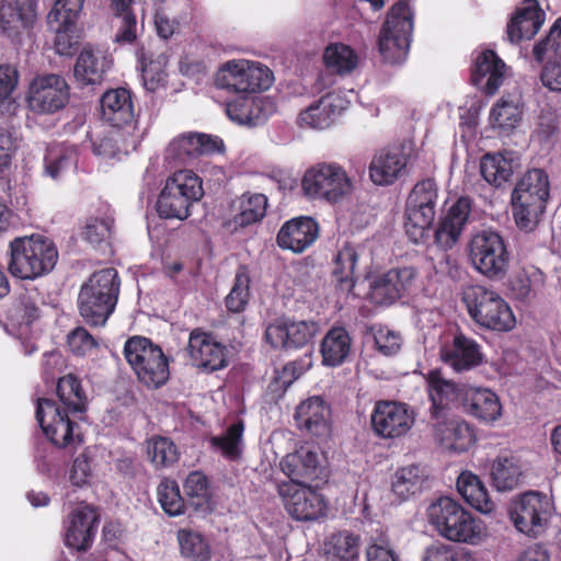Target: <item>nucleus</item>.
<instances>
[{
	"label": "nucleus",
	"instance_id": "f257e3e1",
	"mask_svg": "<svg viewBox=\"0 0 561 561\" xmlns=\"http://www.w3.org/2000/svg\"><path fill=\"white\" fill-rule=\"evenodd\" d=\"M427 515L431 525L449 541L478 545L484 537L481 522L451 497H439L432 503Z\"/></svg>",
	"mask_w": 561,
	"mask_h": 561
},
{
	"label": "nucleus",
	"instance_id": "f03ea898",
	"mask_svg": "<svg viewBox=\"0 0 561 561\" xmlns=\"http://www.w3.org/2000/svg\"><path fill=\"white\" fill-rule=\"evenodd\" d=\"M119 293L118 274L114 268L95 272L79 293V311L90 325H104L113 312Z\"/></svg>",
	"mask_w": 561,
	"mask_h": 561
},
{
	"label": "nucleus",
	"instance_id": "7ed1b4c3",
	"mask_svg": "<svg viewBox=\"0 0 561 561\" xmlns=\"http://www.w3.org/2000/svg\"><path fill=\"white\" fill-rule=\"evenodd\" d=\"M10 250L8 268L21 279H34L49 273L58 260L54 242L39 234L14 239Z\"/></svg>",
	"mask_w": 561,
	"mask_h": 561
},
{
	"label": "nucleus",
	"instance_id": "20e7f679",
	"mask_svg": "<svg viewBox=\"0 0 561 561\" xmlns=\"http://www.w3.org/2000/svg\"><path fill=\"white\" fill-rule=\"evenodd\" d=\"M462 299L470 317L480 327L494 331H510L514 328L512 309L495 290L480 285L468 286Z\"/></svg>",
	"mask_w": 561,
	"mask_h": 561
},
{
	"label": "nucleus",
	"instance_id": "39448f33",
	"mask_svg": "<svg viewBox=\"0 0 561 561\" xmlns=\"http://www.w3.org/2000/svg\"><path fill=\"white\" fill-rule=\"evenodd\" d=\"M203 195L202 180L190 170H181L167 180L157 202V210L160 217L184 220L190 216L191 205Z\"/></svg>",
	"mask_w": 561,
	"mask_h": 561
},
{
	"label": "nucleus",
	"instance_id": "423d86ee",
	"mask_svg": "<svg viewBox=\"0 0 561 561\" xmlns=\"http://www.w3.org/2000/svg\"><path fill=\"white\" fill-rule=\"evenodd\" d=\"M468 255L473 268L491 280H500L508 272L510 253L503 237L493 230L473 234L468 243Z\"/></svg>",
	"mask_w": 561,
	"mask_h": 561
},
{
	"label": "nucleus",
	"instance_id": "0eeeda50",
	"mask_svg": "<svg viewBox=\"0 0 561 561\" xmlns=\"http://www.w3.org/2000/svg\"><path fill=\"white\" fill-rule=\"evenodd\" d=\"M124 355L139 381L151 388L162 386L169 378V366L161 348L141 336L128 339Z\"/></svg>",
	"mask_w": 561,
	"mask_h": 561
},
{
	"label": "nucleus",
	"instance_id": "6e6552de",
	"mask_svg": "<svg viewBox=\"0 0 561 561\" xmlns=\"http://www.w3.org/2000/svg\"><path fill=\"white\" fill-rule=\"evenodd\" d=\"M437 203L438 190L432 180L416 183L410 192L404 209V229L414 243H419L431 228Z\"/></svg>",
	"mask_w": 561,
	"mask_h": 561
},
{
	"label": "nucleus",
	"instance_id": "1a4fd4ad",
	"mask_svg": "<svg viewBox=\"0 0 561 561\" xmlns=\"http://www.w3.org/2000/svg\"><path fill=\"white\" fill-rule=\"evenodd\" d=\"M304 193L311 198L337 203L353 192V181L336 163H318L308 169L302 178Z\"/></svg>",
	"mask_w": 561,
	"mask_h": 561
},
{
	"label": "nucleus",
	"instance_id": "9d476101",
	"mask_svg": "<svg viewBox=\"0 0 561 561\" xmlns=\"http://www.w3.org/2000/svg\"><path fill=\"white\" fill-rule=\"evenodd\" d=\"M271 70L245 59L230 60L216 75V85L234 93H256L271 87Z\"/></svg>",
	"mask_w": 561,
	"mask_h": 561
},
{
	"label": "nucleus",
	"instance_id": "9b49d317",
	"mask_svg": "<svg viewBox=\"0 0 561 561\" xmlns=\"http://www.w3.org/2000/svg\"><path fill=\"white\" fill-rule=\"evenodd\" d=\"M412 28L409 7L402 2L394 4L388 13L378 43L385 60L397 64L405 58Z\"/></svg>",
	"mask_w": 561,
	"mask_h": 561
},
{
	"label": "nucleus",
	"instance_id": "f8f14e48",
	"mask_svg": "<svg viewBox=\"0 0 561 561\" xmlns=\"http://www.w3.org/2000/svg\"><path fill=\"white\" fill-rule=\"evenodd\" d=\"M70 99V88L64 77L55 73L36 76L28 85L26 103L37 115H51L62 110Z\"/></svg>",
	"mask_w": 561,
	"mask_h": 561
},
{
	"label": "nucleus",
	"instance_id": "ddd939ff",
	"mask_svg": "<svg viewBox=\"0 0 561 561\" xmlns=\"http://www.w3.org/2000/svg\"><path fill=\"white\" fill-rule=\"evenodd\" d=\"M551 512L549 499L535 491L514 497L510 504V517L516 529L536 537L543 531Z\"/></svg>",
	"mask_w": 561,
	"mask_h": 561
},
{
	"label": "nucleus",
	"instance_id": "4468645a",
	"mask_svg": "<svg viewBox=\"0 0 561 561\" xmlns=\"http://www.w3.org/2000/svg\"><path fill=\"white\" fill-rule=\"evenodd\" d=\"M282 471L290 479L288 482L308 483L328 477V460L319 447L304 445L287 454L280 460Z\"/></svg>",
	"mask_w": 561,
	"mask_h": 561
},
{
	"label": "nucleus",
	"instance_id": "2eb2a0df",
	"mask_svg": "<svg viewBox=\"0 0 561 561\" xmlns=\"http://www.w3.org/2000/svg\"><path fill=\"white\" fill-rule=\"evenodd\" d=\"M277 493L287 513L301 522L314 520L324 513L323 497L304 483L278 482Z\"/></svg>",
	"mask_w": 561,
	"mask_h": 561
},
{
	"label": "nucleus",
	"instance_id": "dca6fc26",
	"mask_svg": "<svg viewBox=\"0 0 561 561\" xmlns=\"http://www.w3.org/2000/svg\"><path fill=\"white\" fill-rule=\"evenodd\" d=\"M415 422V414L404 403L378 401L371 413L374 432L382 438H398L405 435Z\"/></svg>",
	"mask_w": 561,
	"mask_h": 561
},
{
	"label": "nucleus",
	"instance_id": "f3484780",
	"mask_svg": "<svg viewBox=\"0 0 561 561\" xmlns=\"http://www.w3.org/2000/svg\"><path fill=\"white\" fill-rule=\"evenodd\" d=\"M415 277L413 267L392 268L377 276L370 283V300L380 306L392 305L411 290Z\"/></svg>",
	"mask_w": 561,
	"mask_h": 561
},
{
	"label": "nucleus",
	"instance_id": "a211bd4d",
	"mask_svg": "<svg viewBox=\"0 0 561 561\" xmlns=\"http://www.w3.org/2000/svg\"><path fill=\"white\" fill-rule=\"evenodd\" d=\"M313 321L276 320L265 330V340L274 348H297L310 343L318 333Z\"/></svg>",
	"mask_w": 561,
	"mask_h": 561
},
{
	"label": "nucleus",
	"instance_id": "6ab92c4d",
	"mask_svg": "<svg viewBox=\"0 0 561 561\" xmlns=\"http://www.w3.org/2000/svg\"><path fill=\"white\" fill-rule=\"evenodd\" d=\"M68 413L50 399H38L37 401V421L45 435L58 447H67L75 438L73 423Z\"/></svg>",
	"mask_w": 561,
	"mask_h": 561
},
{
	"label": "nucleus",
	"instance_id": "aec40b11",
	"mask_svg": "<svg viewBox=\"0 0 561 561\" xmlns=\"http://www.w3.org/2000/svg\"><path fill=\"white\" fill-rule=\"evenodd\" d=\"M222 149L224 142L218 137L188 133L178 136L170 142L168 154L181 163H186L199 154L220 152Z\"/></svg>",
	"mask_w": 561,
	"mask_h": 561
},
{
	"label": "nucleus",
	"instance_id": "412c9836",
	"mask_svg": "<svg viewBox=\"0 0 561 561\" xmlns=\"http://www.w3.org/2000/svg\"><path fill=\"white\" fill-rule=\"evenodd\" d=\"M37 19L34 0H11L0 3V27L10 37L31 28Z\"/></svg>",
	"mask_w": 561,
	"mask_h": 561
},
{
	"label": "nucleus",
	"instance_id": "4be33fe9",
	"mask_svg": "<svg viewBox=\"0 0 561 561\" xmlns=\"http://www.w3.org/2000/svg\"><path fill=\"white\" fill-rule=\"evenodd\" d=\"M434 437L445 448L461 453L474 443V434L470 426L460 420L446 417L444 414L433 415Z\"/></svg>",
	"mask_w": 561,
	"mask_h": 561
},
{
	"label": "nucleus",
	"instance_id": "5701e85b",
	"mask_svg": "<svg viewBox=\"0 0 561 561\" xmlns=\"http://www.w3.org/2000/svg\"><path fill=\"white\" fill-rule=\"evenodd\" d=\"M187 348L192 360L198 367L213 371L226 365L225 347L207 333L194 330Z\"/></svg>",
	"mask_w": 561,
	"mask_h": 561
},
{
	"label": "nucleus",
	"instance_id": "b1692460",
	"mask_svg": "<svg viewBox=\"0 0 561 561\" xmlns=\"http://www.w3.org/2000/svg\"><path fill=\"white\" fill-rule=\"evenodd\" d=\"M348 101L333 92L322 96L300 113L299 124L312 128H327L347 107Z\"/></svg>",
	"mask_w": 561,
	"mask_h": 561
},
{
	"label": "nucleus",
	"instance_id": "393cba45",
	"mask_svg": "<svg viewBox=\"0 0 561 561\" xmlns=\"http://www.w3.org/2000/svg\"><path fill=\"white\" fill-rule=\"evenodd\" d=\"M440 358L454 370L461 373L479 366L483 360V354L476 341L458 334L450 345L442 350Z\"/></svg>",
	"mask_w": 561,
	"mask_h": 561
},
{
	"label": "nucleus",
	"instance_id": "a878e982",
	"mask_svg": "<svg viewBox=\"0 0 561 561\" xmlns=\"http://www.w3.org/2000/svg\"><path fill=\"white\" fill-rule=\"evenodd\" d=\"M318 237L317 222L309 217L296 218L287 221L277 234L280 248L296 253L305 251Z\"/></svg>",
	"mask_w": 561,
	"mask_h": 561
},
{
	"label": "nucleus",
	"instance_id": "bb28decb",
	"mask_svg": "<svg viewBox=\"0 0 561 561\" xmlns=\"http://www.w3.org/2000/svg\"><path fill=\"white\" fill-rule=\"evenodd\" d=\"M295 417L300 427L314 436H327L330 432V409L320 397L302 401Z\"/></svg>",
	"mask_w": 561,
	"mask_h": 561
},
{
	"label": "nucleus",
	"instance_id": "cd10ccee",
	"mask_svg": "<svg viewBox=\"0 0 561 561\" xmlns=\"http://www.w3.org/2000/svg\"><path fill=\"white\" fill-rule=\"evenodd\" d=\"M462 402L468 413L485 423L496 421L502 414L497 396L486 388L463 389Z\"/></svg>",
	"mask_w": 561,
	"mask_h": 561
},
{
	"label": "nucleus",
	"instance_id": "c85d7f7f",
	"mask_svg": "<svg viewBox=\"0 0 561 561\" xmlns=\"http://www.w3.org/2000/svg\"><path fill=\"white\" fill-rule=\"evenodd\" d=\"M98 515L93 507L83 506L73 512L66 533V545L76 550H87L95 534Z\"/></svg>",
	"mask_w": 561,
	"mask_h": 561
},
{
	"label": "nucleus",
	"instance_id": "c756f323",
	"mask_svg": "<svg viewBox=\"0 0 561 561\" xmlns=\"http://www.w3.org/2000/svg\"><path fill=\"white\" fill-rule=\"evenodd\" d=\"M543 23L542 12L536 0L525 1L507 26V36L512 43L530 39Z\"/></svg>",
	"mask_w": 561,
	"mask_h": 561
},
{
	"label": "nucleus",
	"instance_id": "7c9ffc66",
	"mask_svg": "<svg viewBox=\"0 0 561 561\" xmlns=\"http://www.w3.org/2000/svg\"><path fill=\"white\" fill-rule=\"evenodd\" d=\"M101 110L103 119L113 127L127 125L134 117L131 98L125 89L105 92L101 99Z\"/></svg>",
	"mask_w": 561,
	"mask_h": 561
},
{
	"label": "nucleus",
	"instance_id": "2f4dec72",
	"mask_svg": "<svg viewBox=\"0 0 561 561\" xmlns=\"http://www.w3.org/2000/svg\"><path fill=\"white\" fill-rule=\"evenodd\" d=\"M407 165V157L400 148H392L377 154L369 172L374 183L388 185L394 182Z\"/></svg>",
	"mask_w": 561,
	"mask_h": 561
},
{
	"label": "nucleus",
	"instance_id": "473e14b6",
	"mask_svg": "<svg viewBox=\"0 0 561 561\" xmlns=\"http://www.w3.org/2000/svg\"><path fill=\"white\" fill-rule=\"evenodd\" d=\"M549 196V181L540 169L528 171L517 183L512 202L531 203L545 206Z\"/></svg>",
	"mask_w": 561,
	"mask_h": 561
},
{
	"label": "nucleus",
	"instance_id": "72a5a7b5",
	"mask_svg": "<svg viewBox=\"0 0 561 561\" xmlns=\"http://www.w3.org/2000/svg\"><path fill=\"white\" fill-rule=\"evenodd\" d=\"M525 468L516 456L497 457L491 466V477L499 491H512L523 482Z\"/></svg>",
	"mask_w": 561,
	"mask_h": 561
},
{
	"label": "nucleus",
	"instance_id": "f704fd0d",
	"mask_svg": "<svg viewBox=\"0 0 561 561\" xmlns=\"http://www.w3.org/2000/svg\"><path fill=\"white\" fill-rule=\"evenodd\" d=\"M519 167L513 152L485 154L481 160V174L486 182L494 186H501L507 182L514 171Z\"/></svg>",
	"mask_w": 561,
	"mask_h": 561
},
{
	"label": "nucleus",
	"instance_id": "c9c22d12",
	"mask_svg": "<svg viewBox=\"0 0 561 561\" xmlns=\"http://www.w3.org/2000/svg\"><path fill=\"white\" fill-rule=\"evenodd\" d=\"M108 68L105 58L92 49H84L77 58L73 73L80 85L100 84Z\"/></svg>",
	"mask_w": 561,
	"mask_h": 561
},
{
	"label": "nucleus",
	"instance_id": "e433bc0d",
	"mask_svg": "<svg viewBox=\"0 0 561 561\" xmlns=\"http://www.w3.org/2000/svg\"><path fill=\"white\" fill-rule=\"evenodd\" d=\"M457 490L465 501L477 511L488 514L494 510V503L478 476L462 472L457 480Z\"/></svg>",
	"mask_w": 561,
	"mask_h": 561
},
{
	"label": "nucleus",
	"instance_id": "4c0bfd02",
	"mask_svg": "<svg viewBox=\"0 0 561 561\" xmlns=\"http://www.w3.org/2000/svg\"><path fill=\"white\" fill-rule=\"evenodd\" d=\"M505 64L492 50L482 53L476 62L474 82L479 84L483 78H486L484 88L486 93L494 94L502 84L505 76Z\"/></svg>",
	"mask_w": 561,
	"mask_h": 561
},
{
	"label": "nucleus",
	"instance_id": "58836bf2",
	"mask_svg": "<svg viewBox=\"0 0 561 561\" xmlns=\"http://www.w3.org/2000/svg\"><path fill=\"white\" fill-rule=\"evenodd\" d=\"M351 350V339L343 328H333L324 336L321 344L323 363L337 366L344 362Z\"/></svg>",
	"mask_w": 561,
	"mask_h": 561
},
{
	"label": "nucleus",
	"instance_id": "ea45409f",
	"mask_svg": "<svg viewBox=\"0 0 561 561\" xmlns=\"http://www.w3.org/2000/svg\"><path fill=\"white\" fill-rule=\"evenodd\" d=\"M178 541L181 554L188 561H209L211 548L201 533L182 528L178 531Z\"/></svg>",
	"mask_w": 561,
	"mask_h": 561
},
{
	"label": "nucleus",
	"instance_id": "a19ab883",
	"mask_svg": "<svg viewBox=\"0 0 561 561\" xmlns=\"http://www.w3.org/2000/svg\"><path fill=\"white\" fill-rule=\"evenodd\" d=\"M57 396L67 412H83L87 407V397L79 379L69 374L58 380Z\"/></svg>",
	"mask_w": 561,
	"mask_h": 561
},
{
	"label": "nucleus",
	"instance_id": "79ce46f5",
	"mask_svg": "<svg viewBox=\"0 0 561 561\" xmlns=\"http://www.w3.org/2000/svg\"><path fill=\"white\" fill-rule=\"evenodd\" d=\"M267 207V198L263 194H243L238 199V213L233 217L236 227H247L260 221Z\"/></svg>",
	"mask_w": 561,
	"mask_h": 561
},
{
	"label": "nucleus",
	"instance_id": "37998d69",
	"mask_svg": "<svg viewBox=\"0 0 561 561\" xmlns=\"http://www.w3.org/2000/svg\"><path fill=\"white\" fill-rule=\"evenodd\" d=\"M428 393L433 401L432 414H443L445 401L457 399L460 394L463 397V390H459L457 386L444 379L440 373L434 370L427 377Z\"/></svg>",
	"mask_w": 561,
	"mask_h": 561
},
{
	"label": "nucleus",
	"instance_id": "c03bdc74",
	"mask_svg": "<svg viewBox=\"0 0 561 561\" xmlns=\"http://www.w3.org/2000/svg\"><path fill=\"white\" fill-rule=\"evenodd\" d=\"M522 119L520 101L518 98H502L492 107L490 122L492 127L503 131L513 130Z\"/></svg>",
	"mask_w": 561,
	"mask_h": 561
},
{
	"label": "nucleus",
	"instance_id": "a18cd8bd",
	"mask_svg": "<svg viewBox=\"0 0 561 561\" xmlns=\"http://www.w3.org/2000/svg\"><path fill=\"white\" fill-rule=\"evenodd\" d=\"M357 257L358 254L356 249L350 243H346L337 252L334 259L333 275L340 284L342 290L351 291L354 287V273Z\"/></svg>",
	"mask_w": 561,
	"mask_h": 561
},
{
	"label": "nucleus",
	"instance_id": "49530a36",
	"mask_svg": "<svg viewBox=\"0 0 561 561\" xmlns=\"http://www.w3.org/2000/svg\"><path fill=\"white\" fill-rule=\"evenodd\" d=\"M184 492L187 503L195 511H210V492L207 478L199 471L188 474L184 483Z\"/></svg>",
	"mask_w": 561,
	"mask_h": 561
},
{
	"label": "nucleus",
	"instance_id": "de8ad7c7",
	"mask_svg": "<svg viewBox=\"0 0 561 561\" xmlns=\"http://www.w3.org/2000/svg\"><path fill=\"white\" fill-rule=\"evenodd\" d=\"M424 482L425 476L423 470L417 466H408L396 472L392 481V492L400 500H405L421 491Z\"/></svg>",
	"mask_w": 561,
	"mask_h": 561
},
{
	"label": "nucleus",
	"instance_id": "09e8293b",
	"mask_svg": "<svg viewBox=\"0 0 561 561\" xmlns=\"http://www.w3.org/2000/svg\"><path fill=\"white\" fill-rule=\"evenodd\" d=\"M543 284V275L539 268L533 265L518 270L510 279V289L518 300L531 297L534 289Z\"/></svg>",
	"mask_w": 561,
	"mask_h": 561
},
{
	"label": "nucleus",
	"instance_id": "8fccbe9b",
	"mask_svg": "<svg viewBox=\"0 0 561 561\" xmlns=\"http://www.w3.org/2000/svg\"><path fill=\"white\" fill-rule=\"evenodd\" d=\"M136 148L135 141H127L119 127H113L104 137L93 142V151L103 158H114Z\"/></svg>",
	"mask_w": 561,
	"mask_h": 561
},
{
	"label": "nucleus",
	"instance_id": "3c124183",
	"mask_svg": "<svg viewBox=\"0 0 561 561\" xmlns=\"http://www.w3.org/2000/svg\"><path fill=\"white\" fill-rule=\"evenodd\" d=\"M324 549L332 561H353L358 556V538L348 533H339L328 539Z\"/></svg>",
	"mask_w": 561,
	"mask_h": 561
},
{
	"label": "nucleus",
	"instance_id": "603ef678",
	"mask_svg": "<svg viewBox=\"0 0 561 561\" xmlns=\"http://www.w3.org/2000/svg\"><path fill=\"white\" fill-rule=\"evenodd\" d=\"M323 59L325 66L339 75L348 73L357 66V56L344 44H333L325 48Z\"/></svg>",
	"mask_w": 561,
	"mask_h": 561
},
{
	"label": "nucleus",
	"instance_id": "864d4df0",
	"mask_svg": "<svg viewBox=\"0 0 561 561\" xmlns=\"http://www.w3.org/2000/svg\"><path fill=\"white\" fill-rule=\"evenodd\" d=\"M147 455L156 467H168L179 459V451L173 442L160 436L147 442Z\"/></svg>",
	"mask_w": 561,
	"mask_h": 561
},
{
	"label": "nucleus",
	"instance_id": "5fc2aeb1",
	"mask_svg": "<svg viewBox=\"0 0 561 561\" xmlns=\"http://www.w3.org/2000/svg\"><path fill=\"white\" fill-rule=\"evenodd\" d=\"M157 493L158 500L167 514L176 516L184 513L185 502L175 481L164 479L160 482Z\"/></svg>",
	"mask_w": 561,
	"mask_h": 561
},
{
	"label": "nucleus",
	"instance_id": "6e6d98bb",
	"mask_svg": "<svg viewBox=\"0 0 561 561\" xmlns=\"http://www.w3.org/2000/svg\"><path fill=\"white\" fill-rule=\"evenodd\" d=\"M84 0H55L53 9L48 13L47 22L49 26L54 22H60L64 25H75L83 10Z\"/></svg>",
	"mask_w": 561,
	"mask_h": 561
},
{
	"label": "nucleus",
	"instance_id": "4d7b16f0",
	"mask_svg": "<svg viewBox=\"0 0 561 561\" xmlns=\"http://www.w3.org/2000/svg\"><path fill=\"white\" fill-rule=\"evenodd\" d=\"M250 297V277L244 268L237 272L234 284L226 298L227 308L232 312L242 311Z\"/></svg>",
	"mask_w": 561,
	"mask_h": 561
},
{
	"label": "nucleus",
	"instance_id": "13d9d810",
	"mask_svg": "<svg viewBox=\"0 0 561 561\" xmlns=\"http://www.w3.org/2000/svg\"><path fill=\"white\" fill-rule=\"evenodd\" d=\"M242 433L243 423L238 422L229 426L224 435L211 438V444L214 447L221 450L226 457L237 459L241 453L240 443Z\"/></svg>",
	"mask_w": 561,
	"mask_h": 561
},
{
	"label": "nucleus",
	"instance_id": "bf43d9fd",
	"mask_svg": "<svg viewBox=\"0 0 561 561\" xmlns=\"http://www.w3.org/2000/svg\"><path fill=\"white\" fill-rule=\"evenodd\" d=\"M423 561H476V558L468 549L438 543L425 550Z\"/></svg>",
	"mask_w": 561,
	"mask_h": 561
},
{
	"label": "nucleus",
	"instance_id": "052dcab7",
	"mask_svg": "<svg viewBox=\"0 0 561 561\" xmlns=\"http://www.w3.org/2000/svg\"><path fill=\"white\" fill-rule=\"evenodd\" d=\"M113 220L108 218H90L88 219L83 237L92 245L110 244L112 238Z\"/></svg>",
	"mask_w": 561,
	"mask_h": 561
},
{
	"label": "nucleus",
	"instance_id": "680f3d73",
	"mask_svg": "<svg viewBox=\"0 0 561 561\" xmlns=\"http://www.w3.org/2000/svg\"><path fill=\"white\" fill-rule=\"evenodd\" d=\"M115 42L119 44L134 43L141 31L134 12L115 13Z\"/></svg>",
	"mask_w": 561,
	"mask_h": 561
},
{
	"label": "nucleus",
	"instance_id": "e2e57ef3",
	"mask_svg": "<svg viewBox=\"0 0 561 561\" xmlns=\"http://www.w3.org/2000/svg\"><path fill=\"white\" fill-rule=\"evenodd\" d=\"M512 204L516 225L526 231L534 230L538 224L539 216L543 213L545 206L523 202H512Z\"/></svg>",
	"mask_w": 561,
	"mask_h": 561
},
{
	"label": "nucleus",
	"instance_id": "0e129e2a",
	"mask_svg": "<svg viewBox=\"0 0 561 561\" xmlns=\"http://www.w3.org/2000/svg\"><path fill=\"white\" fill-rule=\"evenodd\" d=\"M561 47V19L557 20L551 27L548 36L534 47V56L541 62L546 57L553 59L559 56L558 50Z\"/></svg>",
	"mask_w": 561,
	"mask_h": 561
},
{
	"label": "nucleus",
	"instance_id": "69168bd1",
	"mask_svg": "<svg viewBox=\"0 0 561 561\" xmlns=\"http://www.w3.org/2000/svg\"><path fill=\"white\" fill-rule=\"evenodd\" d=\"M253 101L241 99L227 104V115L229 118L240 125L254 126L257 118L252 114Z\"/></svg>",
	"mask_w": 561,
	"mask_h": 561
},
{
	"label": "nucleus",
	"instance_id": "338daca9",
	"mask_svg": "<svg viewBox=\"0 0 561 561\" xmlns=\"http://www.w3.org/2000/svg\"><path fill=\"white\" fill-rule=\"evenodd\" d=\"M68 346L70 351L83 356L98 346L95 339L83 328H77L68 334Z\"/></svg>",
	"mask_w": 561,
	"mask_h": 561
},
{
	"label": "nucleus",
	"instance_id": "774afa93",
	"mask_svg": "<svg viewBox=\"0 0 561 561\" xmlns=\"http://www.w3.org/2000/svg\"><path fill=\"white\" fill-rule=\"evenodd\" d=\"M73 26L75 25H64L60 22H54V25L50 26L56 34L54 46L59 55L68 56L72 54L76 45V38L72 33Z\"/></svg>",
	"mask_w": 561,
	"mask_h": 561
}]
</instances>
